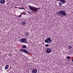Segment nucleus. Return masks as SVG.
<instances>
[{
	"label": "nucleus",
	"instance_id": "f257e3e1",
	"mask_svg": "<svg viewBox=\"0 0 73 73\" xmlns=\"http://www.w3.org/2000/svg\"><path fill=\"white\" fill-rule=\"evenodd\" d=\"M29 8L31 10L32 12H33L34 13H35V12H38V8L35 7H33L31 6H28Z\"/></svg>",
	"mask_w": 73,
	"mask_h": 73
},
{
	"label": "nucleus",
	"instance_id": "f03ea898",
	"mask_svg": "<svg viewBox=\"0 0 73 73\" xmlns=\"http://www.w3.org/2000/svg\"><path fill=\"white\" fill-rule=\"evenodd\" d=\"M58 15L60 17H62L63 16V17L66 16V13L65 11H60L59 12V13L58 14ZM62 15L64 16H63Z\"/></svg>",
	"mask_w": 73,
	"mask_h": 73
},
{
	"label": "nucleus",
	"instance_id": "7ed1b4c3",
	"mask_svg": "<svg viewBox=\"0 0 73 73\" xmlns=\"http://www.w3.org/2000/svg\"><path fill=\"white\" fill-rule=\"evenodd\" d=\"M51 41L50 38H48L47 39H46L44 40V42L46 43H48V44H50L51 42Z\"/></svg>",
	"mask_w": 73,
	"mask_h": 73
},
{
	"label": "nucleus",
	"instance_id": "20e7f679",
	"mask_svg": "<svg viewBox=\"0 0 73 73\" xmlns=\"http://www.w3.org/2000/svg\"><path fill=\"white\" fill-rule=\"evenodd\" d=\"M21 52H24V53H28L29 54L30 52L26 50L25 49H21L19 50Z\"/></svg>",
	"mask_w": 73,
	"mask_h": 73
},
{
	"label": "nucleus",
	"instance_id": "39448f33",
	"mask_svg": "<svg viewBox=\"0 0 73 73\" xmlns=\"http://www.w3.org/2000/svg\"><path fill=\"white\" fill-rule=\"evenodd\" d=\"M52 51V49L50 48H48L46 50V53L49 54Z\"/></svg>",
	"mask_w": 73,
	"mask_h": 73
},
{
	"label": "nucleus",
	"instance_id": "423d86ee",
	"mask_svg": "<svg viewBox=\"0 0 73 73\" xmlns=\"http://www.w3.org/2000/svg\"><path fill=\"white\" fill-rule=\"evenodd\" d=\"M26 41H27V40L25 38H22L21 39V42H26Z\"/></svg>",
	"mask_w": 73,
	"mask_h": 73
},
{
	"label": "nucleus",
	"instance_id": "0eeeda50",
	"mask_svg": "<svg viewBox=\"0 0 73 73\" xmlns=\"http://www.w3.org/2000/svg\"><path fill=\"white\" fill-rule=\"evenodd\" d=\"M37 72V70L36 69H34L32 71V73H36Z\"/></svg>",
	"mask_w": 73,
	"mask_h": 73
},
{
	"label": "nucleus",
	"instance_id": "6e6552de",
	"mask_svg": "<svg viewBox=\"0 0 73 73\" xmlns=\"http://www.w3.org/2000/svg\"><path fill=\"white\" fill-rule=\"evenodd\" d=\"M5 3V1L4 0H1L0 1V3L1 4H4Z\"/></svg>",
	"mask_w": 73,
	"mask_h": 73
},
{
	"label": "nucleus",
	"instance_id": "1a4fd4ad",
	"mask_svg": "<svg viewBox=\"0 0 73 73\" xmlns=\"http://www.w3.org/2000/svg\"><path fill=\"white\" fill-rule=\"evenodd\" d=\"M26 24V23L24 21H22L21 23V24L22 25H25V24Z\"/></svg>",
	"mask_w": 73,
	"mask_h": 73
},
{
	"label": "nucleus",
	"instance_id": "9d476101",
	"mask_svg": "<svg viewBox=\"0 0 73 73\" xmlns=\"http://www.w3.org/2000/svg\"><path fill=\"white\" fill-rule=\"evenodd\" d=\"M9 68V65H7L5 67V69H8Z\"/></svg>",
	"mask_w": 73,
	"mask_h": 73
},
{
	"label": "nucleus",
	"instance_id": "9b49d317",
	"mask_svg": "<svg viewBox=\"0 0 73 73\" xmlns=\"http://www.w3.org/2000/svg\"><path fill=\"white\" fill-rule=\"evenodd\" d=\"M60 2H62V3H64L65 1V0H60Z\"/></svg>",
	"mask_w": 73,
	"mask_h": 73
},
{
	"label": "nucleus",
	"instance_id": "f8f14e48",
	"mask_svg": "<svg viewBox=\"0 0 73 73\" xmlns=\"http://www.w3.org/2000/svg\"><path fill=\"white\" fill-rule=\"evenodd\" d=\"M23 48L24 49L25 48H27V46L25 45H24L23 46H22Z\"/></svg>",
	"mask_w": 73,
	"mask_h": 73
},
{
	"label": "nucleus",
	"instance_id": "ddd939ff",
	"mask_svg": "<svg viewBox=\"0 0 73 73\" xmlns=\"http://www.w3.org/2000/svg\"><path fill=\"white\" fill-rule=\"evenodd\" d=\"M58 4L59 5V6H60V7L62 6V4L60 2H59L58 3Z\"/></svg>",
	"mask_w": 73,
	"mask_h": 73
},
{
	"label": "nucleus",
	"instance_id": "4468645a",
	"mask_svg": "<svg viewBox=\"0 0 73 73\" xmlns=\"http://www.w3.org/2000/svg\"><path fill=\"white\" fill-rule=\"evenodd\" d=\"M25 34L26 36H29V34L28 33H25Z\"/></svg>",
	"mask_w": 73,
	"mask_h": 73
},
{
	"label": "nucleus",
	"instance_id": "2eb2a0df",
	"mask_svg": "<svg viewBox=\"0 0 73 73\" xmlns=\"http://www.w3.org/2000/svg\"><path fill=\"white\" fill-rule=\"evenodd\" d=\"M68 48L69 49H70L72 48V46H70L68 47Z\"/></svg>",
	"mask_w": 73,
	"mask_h": 73
},
{
	"label": "nucleus",
	"instance_id": "dca6fc26",
	"mask_svg": "<svg viewBox=\"0 0 73 73\" xmlns=\"http://www.w3.org/2000/svg\"><path fill=\"white\" fill-rule=\"evenodd\" d=\"M67 59L69 60V59H70V57L69 56H68L67 57Z\"/></svg>",
	"mask_w": 73,
	"mask_h": 73
},
{
	"label": "nucleus",
	"instance_id": "f3484780",
	"mask_svg": "<svg viewBox=\"0 0 73 73\" xmlns=\"http://www.w3.org/2000/svg\"><path fill=\"white\" fill-rule=\"evenodd\" d=\"M19 9H24V8H23V7H20L19 8Z\"/></svg>",
	"mask_w": 73,
	"mask_h": 73
},
{
	"label": "nucleus",
	"instance_id": "a211bd4d",
	"mask_svg": "<svg viewBox=\"0 0 73 73\" xmlns=\"http://www.w3.org/2000/svg\"><path fill=\"white\" fill-rule=\"evenodd\" d=\"M45 46H46V47H48L49 46V44H47L45 45Z\"/></svg>",
	"mask_w": 73,
	"mask_h": 73
},
{
	"label": "nucleus",
	"instance_id": "6ab92c4d",
	"mask_svg": "<svg viewBox=\"0 0 73 73\" xmlns=\"http://www.w3.org/2000/svg\"><path fill=\"white\" fill-rule=\"evenodd\" d=\"M18 17H21V15H19L18 16Z\"/></svg>",
	"mask_w": 73,
	"mask_h": 73
},
{
	"label": "nucleus",
	"instance_id": "aec40b11",
	"mask_svg": "<svg viewBox=\"0 0 73 73\" xmlns=\"http://www.w3.org/2000/svg\"><path fill=\"white\" fill-rule=\"evenodd\" d=\"M28 13H29V14H31V12H30V11H29L28 12Z\"/></svg>",
	"mask_w": 73,
	"mask_h": 73
},
{
	"label": "nucleus",
	"instance_id": "412c9836",
	"mask_svg": "<svg viewBox=\"0 0 73 73\" xmlns=\"http://www.w3.org/2000/svg\"><path fill=\"white\" fill-rule=\"evenodd\" d=\"M23 13L24 15H25V13H26L25 12H23Z\"/></svg>",
	"mask_w": 73,
	"mask_h": 73
},
{
	"label": "nucleus",
	"instance_id": "4be33fe9",
	"mask_svg": "<svg viewBox=\"0 0 73 73\" xmlns=\"http://www.w3.org/2000/svg\"><path fill=\"white\" fill-rule=\"evenodd\" d=\"M15 8H17V7H15Z\"/></svg>",
	"mask_w": 73,
	"mask_h": 73
}]
</instances>
